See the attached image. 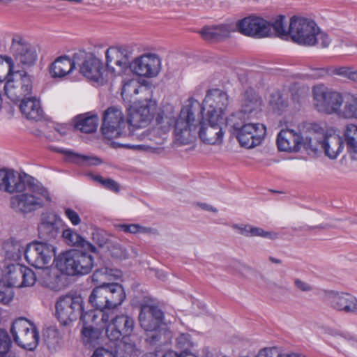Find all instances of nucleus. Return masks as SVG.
Here are the masks:
<instances>
[{"label":"nucleus","instance_id":"obj_1","mask_svg":"<svg viewBox=\"0 0 357 357\" xmlns=\"http://www.w3.org/2000/svg\"><path fill=\"white\" fill-rule=\"evenodd\" d=\"M314 105L319 110L357 112V94L351 91L340 92L324 84L314 85L312 89Z\"/></svg>","mask_w":357,"mask_h":357},{"label":"nucleus","instance_id":"obj_2","mask_svg":"<svg viewBox=\"0 0 357 357\" xmlns=\"http://www.w3.org/2000/svg\"><path fill=\"white\" fill-rule=\"evenodd\" d=\"M289 37L292 41L299 45H319L325 48L328 47L331 39L328 36L320 31L319 26L307 18L293 16L289 27Z\"/></svg>","mask_w":357,"mask_h":357},{"label":"nucleus","instance_id":"obj_3","mask_svg":"<svg viewBox=\"0 0 357 357\" xmlns=\"http://www.w3.org/2000/svg\"><path fill=\"white\" fill-rule=\"evenodd\" d=\"M93 255L95 254L84 249L70 250L56 257V267L62 273L70 276L87 275L95 265Z\"/></svg>","mask_w":357,"mask_h":357},{"label":"nucleus","instance_id":"obj_4","mask_svg":"<svg viewBox=\"0 0 357 357\" xmlns=\"http://www.w3.org/2000/svg\"><path fill=\"white\" fill-rule=\"evenodd\" d=\"M126 298V293L122 285L113 283H103L94 288L89 297V303L96 310L114 309L121 305Z\"/></svg>","mask_w":357,"mask_h":357},{"label":"nucleus","instance_id":"obj_5","mask_svg":"<svg viewBox=\"0 0 357 357\" xmlns=\"http://www.w3.org/2000/svg\"><path fill=\"white\" fill-rule=\"evenodd\" d=\"M33 184L39 185L46 192L43 195L40 192L33 191L29 185H26L31 192H20V194L12 196L10 199V206L17 214L25 216L43 208L45 201L51 202L52 199L47 189L36 178Z\"/></svg>","mask_w":357,"mask_h":357},{"label":"nucleus","instance_id":"obj_6","mask_svg":"<svg viewBox=\"0 0 357 357\" xmlns=\"http://www.w3.org/2000/svg\"><path fill=\"white\" fill-rule=\"evenodd\" d=\"M6 62L8 65V72L4 86L5 93L12 100H17L31 92L32 89L31 78L25 72L15 70L12 57H6Z\"/></svg>","mask_w":357,"mask_h":357},{"label":"nucleus","instance_id":"obj_7","mask_svg":"<svg viewBox=\"0 0 357 357\" xmlns=\"http://www.w3.org/2000/svg\"><path fill=\"white\" fill-rule=\"evenodd\" d=\"M174 135L175 141L181 145L193 142L199 129L202 116L208 113H175Z\"/></svg>","mask_w":357,"mask_h":357},{"label":"nucleus","instance_id":"obj_8","mask_svg":"<svg viewBox=\"0 0 357 357\" xmlns=\"http://www.w3.org/2000/svg\"><path fill=\"white\" fill-rule=\"evenodd\" d=\"M26 261L36 268H46L56 263V248L51 243L35 241L29 243L24 251Z\"/></svg>","mask_w":357,"mask_h":357},{"label":"nucleus","instance_id":"obj_9","mask_svg":"<svg viewBox=\"0 0 357 357\" xmlns=\"http://www.w3.org/2000/svg\"><path fill=\"white\" fill-rule=\"evenodd\" d=\"M34 178L27 174H19L13 169H0V190L14 194L23 192L29 185L33 191L44 195L46 192L41 187L34 185Z\"/></svg>","mask_w":357,"mask_h":357},{"label":"nucleus","instance_id":"obj_10","mask_svg":"<svg viewBox=\"0 0 357 357\" xmlns=\"http://www.w3.org/2000/svg\"><path fill=\"white\" fill-rule=\"evenodd\" d=\"M202 116L197 135L206 144L218 145L223 142L225 132L222 127V118L218 114L226 113H212Z\"/></svg>","mask_w":357,"mask_h":357},{"label":"nucleus","instance_id":"obj_11","mask_svg":"<svg viewBox=\"0 0 357 357\" xmlns=\"http://www.w3.org/2000/svg\"><path fill=\"white\" fill-rule=\"evenodd\" d=\"M133 49L129 45L110 47L105 52V68L110 79L121 75L130 68Z\"/></svg>","mask_w":357,"mask_h":357},{"label":"nucleus","instance_id":"obj_12","mask_svg":"<svg viewBox=\"0 0 357 357\" xmlns=\"http://www.w3.org/2000/svg\"><path fill=\"white\" fill-rule=\"evenodd\" d=\"M10 333L14 342L22 348L33 351L38 344L39 333L37 328L25 318L20 317L15 320Z\"/></svg>","mask_w":357,"mask_h":357},{"label":"nucleus","instance_id":"obj_13","mask_svg":"<svg viewBox=\"0 0 357 357\" xmlns=\"http://www.w3.org/2000/svg\"><path fill=\"white\" fill-rule=\"evenodd\" d=\"M83 299L80 295L66 294L60 296L55 305L56 313L63 325L76 320L83 310Z\"/></svg>","mask_w":357,"mask_h":357},{"label":"nucleus","instance_id":"obj_14","mask_svg":"<svg viewBox=\"0 0 357 357\" xmlns=\"http://www.w3.org/2000/svg\"><path fill=\"white\" fill-rule=\"evenodd\" d=\"M101 132L108 139L131 136L132 132L128 130L123 113H103Z\"/></svg>","mask_w":357,"mask_h":357},{"label":"nucleus","instance_id":"obj_15","mask_svg":"<svg viewBox=\"0 0 357 357\" xmlns=\"http://www.w3.org/2000/svg\"><path fill=\"white\" fill-rule=\"evenodd\" d=\"M10 51L14 60L23 66H31L37 59L36 51L22 35L15 33L12 36Z\"/></svg>","mask_w":357,"mask_h":357},{"label":"nucleus","instance_id":"obj_16","mask_svg":"<svg viewBox=\"0 0 357 357\" xmlns=\"http://www.w3.org/2000/svg\"><path fill=\"white\" fill-rule=\"evenodd\" d=\"M236 28L241 33L257 38L271 36V26L269 22L256 16H248L238 20Z\"/></svg>","mask_w":357,"mask_h":357},{"label":"nucleus","instance_id":"obj_17","mask_svg":"<svg viewBox=\"0 0 357 357\" xmlns=\"http://www.w3.org/2000/svg\"><path fill=\"white\" fill-rule=\"evenodd\" d=\"M7 285L17 288L33 286L36 281L34 272L26 266L20 264H8L5 271Z\"/></svg>","mask_w":357,"mask_h":357},{"label":"nucleus","instance_id":"obj_18","mask_svg":"<svg viewBox=\"0 0 357 357\" xmlns=\"http://www.w3.org/2000/svg\"><path fill=\"white\" fill-rule=\"evenodd\" d=\"M161 68V60L155 54H144L130 61L129 69L139 77H156Z\"/></svg>","mask_w":357,"mask_h":357},{"label":"nucleus","instance_id":"obj_19","mask_svg":"<svg viewBox=\"0 0 357 357\" xmlns=\"http://www.w3.org/2000/svg\"><path fill=\"white\" fill-rule=\"evenodd\" d=\"M80 73L87 79L101 84L110 79L109 75L102 61L93 54H87L82 59Z\"/></svg>","mask_w":357,"mask_h":357},{"label":"nucleus","instance_id":"obj_20","mask_svg":"<svg viewBox=\"0 0 357 357\" xmlns=\"http://www.w3.org/2000/svg\"><path fill=\"white\" fill-rule=\"evenodd\" d=\"M266 128L262 123H246L236 132L234 136L240 145L252 149L259 145L265 137Z\"/></svg>","mask_w":357,"mask_h":357},{"label":"nucleus","instance_id":"obj_21","mask_svg":"<svg viewBox=\"0 0 357 357\" xmlns=\"http://www.w3.org/2000/svg\"><path fill=\"white\" fill-rule=\"evenodd\" d=\"M61 220L53 213H43L38 225L40 241L50 243L57 239L61 233Z\"/></svg>","mask_w":357,"mask_h":357},{"label":"nucleus","instance_id":"obj_22","mask_svg":"<svg viewBox=\"0 0 357 357\" xmlns=\"http://www.w3.org/2000/svg\"><path fill=\"white\" fill-rule=\"evenodd\" d=\"M134 319L127 315L116 316L107 326L105 333L110 341L120 340L123 337H129L134 329Z\"/></svg>","mask_w":357,"mask_h":357},{"label":"nucleus","instance_id":"obj_23","mask_svg":"<svg viewBox=\"0 0 357 357\" xmlns=\"http://www.w3.org/2000/svg\"><path fill=\"white\" fill-rule=\"evenodd\" d=\"M85 56L84 51L75 53L71 59L68 56L58 57L50 66V73L53 77H62L73 70L75 65H79V62Z\"/></svg>","mask_w":357,"mask_h":357},{"label":"nucleus","instance_id":"obj_24","mask_svg":"<svg viewBox=\"0 0 357 357\" xmlns=\"http://www.w3.org/2000/svg\"><path fill=\"white\" fill-rule=\"evenodd\" d=\"M327 298L331 307L334 310L357 315V298L352 294L331 291Z\"/></svg>","mask_w":357,"mask_h":357},{"label":"nucleus","instance_id":"obj_25","mask_svg":"<svg viewBox=\"0 0 357 357\" xmlns=\"http://www.w3.org/2000/svg\"><path fill=\"white\" fill-rule=\"evenodd\" d=\"M230 104L227 93L220 89L207 91L203 100V108L206 112H225Z\"/></svg>","mask_w":357,"mask_h":357},{"label":"nucleus","instance_id":"obj_26","mask_svg":"<svg viewBox=\"0 0 357 357\" xmlns=\"http://www.w3.org/2000/svg\"><path fill=\"white\" fill-rule=\"evenodd\" d=\"M163 318V312L155 305L143 307L139 315L140 326L146 331L157 330L162 324Z\"/></svg>","mask_w":357,"mask_h":357},{"label":"nucleus","instance_id":"obj_27","mask_svg":"<svg viewBox=\"0 0 357 357\" xmlns=\"http://www.w3.org/2000/svg\"><path fill=\"white\" fill-rule=\"evenodd\" d=\"M302 135L292 130H282L277 137L278 149L282 151L297 152L302 148Z\"/></svg>","mask_w":357,"mask_h":357},{"label":"nucleus","instance_id":"obj_28","mask_svg":"<svg viewBox=\"0 0 357 357\" xmlns=\"http://www.w3.org/2000/svg\"><path fill=\"white\" fill-rule=\"evenodd\" d=\"M302 147L308 154H317L321 151L325 135L322 132L310 130L302 135Z\"/></svg>","mask_w":357,"mask_h":357},{"label":"nucleus","instance_id":"obj_29","mask_svg":"<svg viewBox=\"0 0 357 357\" xmlns=\"http://www.w3.org/2000/svg\"><path fill=\"white\" fill-rule=\"evenodd\" d=\"M232 31H234V29L231 25L221 24L205 26L199 31V33L206 40H221L228 38Z\"/></svg>","mask_w":357,"mask_h":357},{"label":"nucleus","instance_id":"obj_30","mask_svg":"<svg viewBox=\"0 0 357 357\" xmlns=\"http://www.w3.org/2000/svg\"><path fill=\"white\" fill-rule=\"evenodd\" d=\"M74 128L84 133H93L96 131L99 118L96 114L87 116L86 113L77 115L74 118Z\"/></svg>","mask_w":357,"mask_h":357},{"label":"nucleus","instance_id":"obj_31","mask_svg":"<svg viewBox=\"0 0 357 357\" xmlns=\"http://www.w3.org/2000/svg\"><path fill=\"white\" fill-rule=\"evenodd\" d=\"M153 113H126V122L128 130L132 132L131 136L134 135V130L138 128L146 127L151 124Z\"/></svg>","mask_w":357,"mask_h":357},{"label":"nucleus","instance_id":"obj_32","mask_svg":"<svg viewBox=\"0 0 357 357\" xmlns=\"http://www.w3.org/2000/svg\"><path fill=\"white\" fill-rule=\"evenodd\" d=\"M61 236L69 245L78 246L94 254L97 253V248L94 245L86 241L79 234L70 228L64 229L62 231Z\"/></svg>","mask_w":357,"mask_h":357},{"label":"nucleus","instance_id":"obj_33","mask_svg":"<svg viewBox=\"0 0 357 357\" xmlns=\"http://www.w3.org/2000/svg\"><path fill=\"white\" fill-rule=\"evenodd\" d=\"M116 342L114 350L116 357H138L140 354L135 343L129 337H123Z\"/></svg>","mask_w":357,"mask_h":357},{"label":"nucleus","instance_id":"obj_34","mask_svg":"<svg viewBox=\"0 0 357 357\" xmlns=\"http://www.w3.org/2000/svg\"><path fill=\"white\" fill-rule=\"evenodd\" d=\"M343 149V140L337 135H325L323 150L326 156L331 159H335L342 152Z\"/></svg>","mask_w":357,"mask_h":357},{"label":"nucleus","instance_id":"obj_35","mask_svg":"<svg viewBox=\"0 0 357 357\" xmlns=\"http://www.w3.org/2000/svg\"><path fill=\"white\" fill-rule=\"evenodd\" d=\"M152 126L161 132L166 133L171 128H174L176 121L175 113H153Z\"/></svg>","mask_w":357,"mask_h":357},{"label":"nucleus","instance_id":"obj_36","mask_svg":"<svg viewBox=\"0 0 357 357\" xmlns=\"http://www.w3.org/2000/svg\"><path fill=\"white\" fill-rule=\"evenodd\" d=\"M241 107V112L261 111L262 100L252 89H249L243 94Z\"/></svg>","mask_w":357,"mask_h":357},{"label":"nucleus","instance_id":"obj_37","mask_svg":"<svg viewBox=\"0 0 357 357\" xmlns=\"http://www.w3.org/2000/svg\"><path fill=\"white\" fill-rule=\"evenodd\" d=\"M244 113H227L225 114H219L222 118V127H230L231 132L235 135L238 130L241 129L245 123Z\"/></svg>","mask_w":357,"mask_h":357},{"label":"nucleus","instance_id":"obj_38","mask_svg":"<svg viewBox=\"0 0 357 357\" xmlns=\"http://www.w3.org/2000/svg\"><path fill=\"white\" fill-rule=\"evenodd\" d=\"M100 317V321L102 323H107L109 321V315L104 312L99 310H89L84 312L83 310L80 314V319L83 323V326H95L98 324V319Z\"/></svg>","mask_w":357,"mask_h":357},{"label":"nucleus","instance_id":"obj_39","mask_svg":"<svg viewBox=\"0 0 357 357\" xmlns=\"http://www.w3.org/2000/svg\"><path fill=\"white\" fill-rule=\"evenodd\" d=\"M82 339L84 344L95 347L100 344L102 331L95 326H83L82 330Z\"/></svg>","mask_w":357,"mask_h":357},{"label":"nucleus","instance_id":"obj_40","mask_svg":"<svg viewBox=\"0 0 357 357\" xmlns=\"http://www.w3.org/2000/svg\"><path fill=\"white\" fill-rule=\"evenodd\" d=\"M3 249L5 252L6 257L17 261L21 258L22 252L24 251L20 241L13 238H10L3 244Z\"/></svg>","mask_w":357,"mask_h":357},{"label":"nucleus","instance_id":"obj_41","mask_svg":"<svg viewBox=\"0 0 357 357\" xmlns=\"http://www.w3.org/2000/svg\"><path fill=\"white\" fill-rule=\"evenodd\" d=\"M66 155L71 162L82 165H98L101 163V160L95 156L81 155L73 151H66Z\"/></svg>","mask_w":357,"mask_h":357},{"label":"nucleus","instance_id":"obj_42","mask_svg":"<svg viewBox=\"0 0 357 357\" xmlns=\"http://www.w3.org/2000/svg\"><path fill=\"white\" fill-rule=\"evenodd\" d=\"M331 75H337L357 83V68L351 66L331 67Z\"/></svg>","mask_w":357,"mask_h":357},{"label":"nucleus","instance_id":"obj_43","mask_svg":"<svg viewBox=\"0 0 357 357\" xmlns=\"http://www.w3.org/2000/svg\"><path fill=\"white\" fill-rule=\"evenodd\" d=\"M143 89L139 82L135 79H130L123 82L121 96L124 100H129L133 95L138 94L139 91Z\"/></svg>","mask_w":357,"mask_h":357},{"label":"nucleus","instance_id":"obj_44","mask_svg":"<svg viewBox=\"0 0 357 357\" xmlns=\"http://www.w3.org/2000/svg\"><path fill=\"white\" fill-rule=\"evenodd\" d=\"M192 342L189 334L182 333L176 339V346L177 348L182 349L178 354H183L184 357H197L190 351L192 347Z\"/></svg>","mask_w":357,"mask_h":357},{"label":"nucleus","instance_id":"obj_45","mask_svg":"<svg viewBox=\"0 0 357 357\" xmlns=\"http://www.w3.org/2000/svg\"><path fill=\"white\" fill-rule=\"evenodd\" d=\"M284 16H278L272 22H269L271 26V36L275 35L282 39H287L289 37V30L287 31L284 26Z\"/></svg>","mask_w":357,"mask_h":357},{"label":"nucleus","instance_id":"obj_46","mask_svg":"<svg viewBox=\"0 0 357 357\" xmlns=\"http://www.w3.org/2000/svg\"><path fill=\"white\" fill-rule=\"evenodd\" d=\"M344 137L348 150L357 153V126L348 125L344 132Z\"/></svg>","mask_w":357,"mask_h":357},{"label":"nucleus","instance_id":"obj_47","mask_svg":"<svg viewBox=\"0 0 357 357\" xmlns=\"http://www.w3.org/2000/svg\"><path fill=\"white\" fill-rule=\"evenodd\" d=\"M11 340L6 330L0 329V357H15L10 352Z\"/></svg>","mask_w":357,"mask_h":357},{"label":"nucleus","instance_id":"obj_48","mask_svg":"<svg viewBox=\"0 0 357 357\" xmlns=\"http://www.w3.org/2000/svg\"><path fill=\"white\" fill-rule=\"evenodd\" d=\"M156 109L155 101L151 99H145L135 102L133 105H129L127 112H151Z\"/></svg>","mask_w":357,"mask_h":357},{"label":"nucleus","instance_id":"obj_49","mask_svg":"<svg viewBox=\"0 0 357 357\" xmlns=\"http://www.w3.org/2000/svg\"><path fill=\"white\" fill-rule=\"evenodd\" d=\"M110 255L115 259L123 260L129 257L127 250L119 243L109 242L107 245Z\"/></svg>","mask_w":357,"mask_h":357},{"label":"nucleus","instance_id":"obj_50","mask_svg":"<svg viewBox=\"0 0 357 357\" xmlns=\"http://www.w3.org/2000/svg\"><path fill=\"white\" fill-rule=\"evenodd\" d=\"M268 104L273 110H282L287 106V102L279 91H274L270 95Z\"/></svg>","mask_w":357,"mask_h":357},{"label":"nucleus","instance_id":"obj_51","mask_svg":"<svg viewBox=\"0 0 357 357\" xmlns=\"http://www.w3.org/2000/svg\"><path fill=\"white\" fill-rule=\"evenodd\" d=\"M21 112H39L41 109L40 101L35 98H24L20 105Z\"/></svg>","mask_w":357,"mask_h":357},{"label":"nucleus","instance_id":"obj_52","mask_svg":"<svg viewBox=\"0 0 357 357\" xmlns=\"http://www.w3.org/2000/svg\"><path fill=\"white\" fill-rule=\"evenodd\" d=\"M203 103L201 104L194 98H189L183 103L182 108L180 112H204Z\"/></svg>","mask_w":357,"mask_h":357},{"label":"nucleus","instance_id":"obj_53","mask_svg":"<svg viewBox=\"0 0 357 357\" xmlns=\"http://www.w3.org/2000/svg\"><path fill=\"white\" fill-rule=\"evenodd\" d=\"M13 289L6 284L3 282H0V303L6 305L10 303L13 298Z\"/></svg>","mask_w":357,"mask_h":357},{"label":"nucleus","instance_id":"obj_54","mask_svg":"<svg viewBox=\"0 0 357 357\" xmlns=\"http://www.w3.org/2000/svg\"><path fill=\"white\" fill-rule=\"evenodd\" d=\"M251 236H261L265 238L274 240L278 238V234L273 231H268L264 230L262 228L252 227L250 230Z\"/></svg>","mask_w":357,"mask_h":357},{"label":"nucleus","instance_id":"obj_55","mask_svg":"<svg viewBox=\"0 0 357 357\" xmlns=\"http://www.w3.org/2000/svg\"><path fill=\"white\" fill-rule=\"evenodd\" d=\"M150 334L147 335L146 341L151 345H155L162 343V334L158 329L153 331H149Z\"/></svg>","mask_w":357,"mask_h":357},{"label":"nucleus","instance_id":"obj_56","mask_svg":"<svg viewBox=\"0 0 357 357\" xmlns=\"http://www.w3.org/2000/svg\"><path fill=\"white\" fill-rule=\"evenodd\" d=\"M92 239L98 245L99 248H103L109 243L107 237L100 231L93 232Z\"/></svg>","mask_w":357,"mask_h":357},{"label":"nucleus","instance_id":"obj_57","mask_svg":"<svg viewBox=\"0 0 357 357\" xmlns=\"http://www.w3.org/2000/svg\"><path fill=\"white\" fill-rule=\"evenodd\" d=\"M23 117L34 122L45 123L47 121L44 113H22Z\"/></svg>","mask_w":357,"mask_h":357},{"label":"nucleus","instance_id":"obj_58","mask_svg":"<svg viewBox=\"0 0 357 357\" xmlns=\"http://www.w3.org/2000/svg\"><path fill=\"white\" fill-rule=\"evenodd\" d=\"M294 284L295 287L302 292H309L313 289L311 284L299 278L294 279Z\"/></svg>","mask_w":357,"mask_h":357},{"label":"nucleus","instance_id":"obj_59","mask_svg":"<svg viewBox=\"0 0 357 357\" xmlns=\"http://www.w3.org/2000/svg\"><path fill=\"white\" fill-rule=\"evenodd\" d=\"M65 214L73 225H77L81 222V219L77 212L71 208H66Z\"/></svg>","mask_w":357,"mask_h":357},{"label":"nucleus","instance_id":"obj_60","mask_svg":"<svg viewBox=\"0 0 357 357\" xmlns=\"http://www.w3.org/2000/svg\"><path fill=\"white\" fill-rule=\"evenodd\" d=\"M102 185L107 190H109L116 193L120 191L119 183L112 178H105Z\"/></svg>","mask_w":357,"mask_h":357},{"label":"nucleus","instance_id":"obj_61","mask_svg":"<svg viewBox=\"0 0 357 357\" xmlns=\"http://www.w3.org/2000/svg\"><path fill=\"white\" fill-rule=\"evenodd\" d=\"M326 75H331V68H314L310 76L314 79H319L325 77Z\"/></svg>","mask_w":357,"mask_h":357},{"label":"nucleus","instance_id":"obj_62","mask_svg":"<svg viewBox=\"0 0 357 357\" xmlns=\"http://www.w3.org/2000/svg\"><path fill=\"white\" fill-rule=\"evenodd\" d=\"M91 357H116L114 351L105 349L102 347L97 348Z\"/></svg>","mask_w":357,"mask_h":357},{"label":"nucleus","instance_id":"obj_63","mask_svg":"<svg viewBox=\"0 0 357 357\" xmlns=\"http://www.w3.org/2000/svg\"><path fill=\"white\" fill-rule=\"evenodd\" d=\"M256 357H279V354L275 349L264 348L259 351Z\"/></svg>","mask_w":357,"mask_h":357},{"label":"nucleus","instance_id":"obj_64","mask_svg":"<svg viewBox=\"0 0 357 357\" xmlns=\"http://www.w3.org/2000/svg\"><path fill=\"white\" fill-rule=\"evenodd\" d=\"M119 229L126 232V233H131V234H137L139 231V225L137 224H130V225H119Z\"/></svg>","mask_w":357,"mask_h":357}]
</instances>
